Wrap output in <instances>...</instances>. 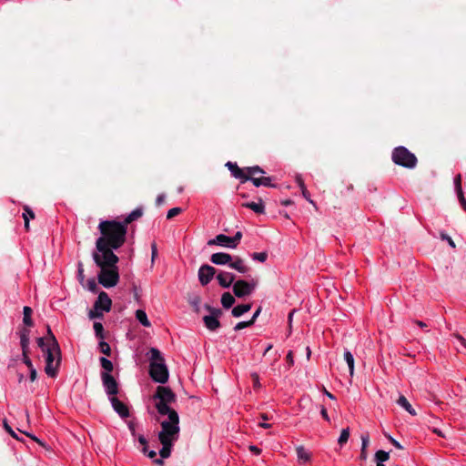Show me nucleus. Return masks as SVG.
<instances>
[{"label":"nucleus","instance_id":"nucleus-23","mask_svg":"<svg viewBox=\"0 0 466 466\" xmlns=\"http://www.w3.org/2000/svg\"><path fill=\"white\" fill-rule=\"evenodd\" d=\"M136 319L144 327L148 328L151 326V323L147 319V313L143 309H137L136 311Z\"/></svg>","mask_w":466,"mask_h":466},{"label":"nucleus","instance_id":"nucleus-8","mask_svg":"<svg viewBox=\"0 0 466 466\" xmlns=\"http://www.w3.org/2000/svg\"><path fill=\"white\" fill-rule=\"evenodd\" d=\"M209 315L204 316L203 321L208 329L215 331L220 327L218 318L221 316L222 311L219 309L211 308L208 305L205 306Z\"/></svg>","mask_w":466,"mask_h":466},{"label":"nucleus","instance_id":"nucleus-28","mask_svg":"<svg viewBox=\"0 0 466 466\" xmlns=\"http://www.w3.org/2000/svg\"><path fill=\"white\" fill-rule=\"evenodd\" d=\"M389 458H390L389 452L384 451H378L375 453V460H376V462H377L376 466H385L383 464V462L388 461Z\"/></svg>","mask_w":466,"mask_h":466},{"label":"nucleus","instance_id":"nucleus-29","mask_svg":"<svg viewBox=\"0 0 466 466\" xmlns=\"http://www.w3.org/2000/svg\"><path fill=\"white\" fill-rule=\"evenodd\" d=\"M23 314H24V317H23V322L25 325L30 327L33 325V321H32V309L30 307H24L23 309Z\"/></svg>","mask_w":466,"mask_h":466},{"label":"nucleus","instance_id":"nucleus-52","mask_svg":"<svg viewBox=\"0 0 466 466\" xmlns=\"http://www.w3.org/2000/svg\"><path fill=\"white\" fill-rule=\"evenodd\" d=\"M286 360L289 367H291L294 364L293 353L291 350L288 352Z\"/></svg>","mask_w":466,"mask_h":466},{"label":"nucleus","instance_id":"nucleus-14","mask_svg":"<svg viewBox=\"0 0 466 466\" xmlns=\"http://www.w3.org/2000/svg\"><path fill=\"white\" fill-rule=\"evenodd\" d=\"M208 246H220L225 248H235L233 245V241L231 240V237L226 236L224 234L217 235L216 238L209 239L208 241Z\"/></svg>","mask_w":466,"mask_h":466},{"label":"nucleus","instance_id":"nucleus-49","mask_svg":"<svg viewBox=\"0 0 466 466\" xmlns=\"http://www.w3.org/2000/svg\"><path fill=\"white\" fill-rule=\"evenodd\" d=\"M251 378L253 380L254 387L255 388L260 387L259 377H258V375L256 372L251 374Z\"/></svg>","mask_w":466,"mask_h":466},{"label":"nucleus","instance_id":"nucleus-21","mask_svg":"<svg viewBox=\"0 0 466 466\" xmlns=\"http://www.w3.org/2000/svg\"><path fill=\"white\" fill-rule=\"evenodd\" d=\"M397 403L401 407L403 408L406 411H408L410 415L412 416H415L416 415V411L415 410L412 408V406L410 405V403L408 401V400L406 399V397H404L403 395H400L397 400Z\"/></svg>","mask_w":466,"mask_h":466},{"label":"nucleus","instance_id":"nucleus-25","mask_svg":"<svg viewBox=\"0 0 466 466\" xmlns=\"http://www.w3.org/2000/svg\"><path fill=\"white\" fill-rule=\"evenodd\" d=\"M344 360H345L346 363L348 364L350 377H353V375H354V357L351 354V352L348 350H345V351H344Z\"/></svg>","mask_w":466,"mask_h":466},{"label":"nucleus","instance_id":"nucleus-42","mask_svg":"<svg viewBox=\"0 0 466 466\" xmlns=\"http://www.w3.org/2000/svg\"><path fill=\"white\" fill-rule=\"evenodd\" d=\"M99 346H100L101 351L104 354L110 355L111 350H110V346L108 345V343H106L105 341H101Z\"/></svg>","mask_w":466,"mask_h":466},{"label":"nucleus","instance_id":"nucleus-38","mask_svg":"<svg viewBox=\"0 0 466 466\" xmlns=\"http://www.w3.org/2000/svg\"><path fill=\"white\" fill-rule=\"evenodd\" d=\"M440 236L442 240H445L448 242L450 247H451L452 248H456V245H455L454 241L452 240V238L449 235H447L445 232H441Z\"/></svg>","mask_w":466,"mask_h":466},{"label":"nucleus","instance_id":"nucleus-24","mask_svg":"<svg viewBox=\"0 0 466 466\" xmlns=\"http://www.w3.org/2000/svg\"><path fill=\"white\" fill-rule=\"evenodd\" d=\"M251 309L250 304H241L238 305L232 309V315L236 318L242 316L244 313L249 311Z\"/></svg>","mask_w":466,"mask_h":466},{"label":"nucleus","instance_id":"nucleus-43","mask_svg":"<svg viewBox=\"0 0 466 466\" xmlns=\"http://www.w3.org/2000/svg\"><path fill=\"white\" fill-rule=\"evenodd\" d=\"M370 443V438L369 435H362L361 436V451H365V450L368 448Z\"/></svg>","mask_w":466,"mask_h":466},{"label":"nucleus","instance_id":"nucleus-30","mask_svg":"<svg viewBox=\"0 0 466 466\" xmlns=\"http://www.w3.org/2000/svg\"><path fill=\"white\" fill-rule=\"evenodd\" d=\"M34 218H35V214H34L33 210L30 209L28 207H25L24 208L23 218L25 220V228L26 230L29 229L30 219Z\"/></svg>","mask_w":466,"mask_h":466},{"label":"nucleus","instance_id":"nucleus-12","mask_svg":"<svg viewBox=\"0 0 466 466\" xmlns=\"http://www.w3.org/2000/svg\"><path fill=\"white\" fill-rule=\"evenodd\" d=\"M226 167L230 170L231 175L241 180V182H246L249 180L250 175L247 172V167L242 169L238 167L236 163L228 161L226 164Z\"/></svg>","mask_w":466,"mask_h":466},{"label":"nucleus","instance_id":"nucleus-56","mask_svg":"<svg viewBox=\"0 0 466 466\" xmlns=\"http://www.w3.org/2000/svg\"><path fill=\"white\" fill-rule=\"evenodd\" d=\"M22 432V431H20ZM23 433H25L26 436L30 437L32 440H34L35 441H36L37 443H39L40 445L44 446V443L38 439L36 438L35 436L28 433V432H25V431H23Z\"/></svg>","mask_w":466,"mask_h":466},{"label":"nucleus","instance_id":"nucleus-11","mask_svg":"<svg viewBox=\"0 0 466 466\" xmlns=\"http://www.w3.org/2000/svg\"><path fill=\"white\" fill-rule=\"evenodd\" d=\"M216 274L215 268L209 265H203L198 269V279L201 285H208Z\"/></svg>","mask_w":466,"mask_h":466},{"label":"nucleus","instance_id":"nucleus-17","mask_svg":"<svg viewBox=\"0 0 466 466\" xmlns=\"http://www.w3.org/2000/svg\"><path fill=\"white\" fill-rule=\"evenodd\" d=\"M232 260V257L224 252L214 253L210 257V261L215 265H228Z\"/></svg>","mask_w":466,"mask_h":466},{"label":"nucleus","instance_id":"nucleus-46","mask_svg":"<svg viewBox=\"0 0 466 466\" xmlns=\"http://www.w3.org/2000/svg\"><path fill=\"white\" fill-rule=\"evenodd\" d=\"M22 353H23L24 363L28 367V369L34 368L33 363L28 357V352H22Z\"/></svg>","mask_w":466,"mask_h":466},{"label":"nucleus","instance_id":"nucleus-58","mask_svg":"<svg viewBox=\"0 0 466 466\" xmlns=\"http://www.w3.org/2000/svg\"><path fill=\"white\" fill-rule=\"evenodd\" d=\"M249 451L254 452L257 455L260 454V452H261V450L258 449L257 446H254V445H250L249 446Z\"/></svg>","mask_w":466,"mask_h":466},{"label":"nucleus","instance_id":"nucleus-34","mask_svg":"<svg viewBox=\"0 0 466 466\" xmlns=\"http://www.w3.org/2000/svg\"><path fill=\"white\" fill-rule=\"evenodd\" d=\"M252 258L259 262H265L268 258V254L266 252H255L252 254Z\"/></svg>","mask_w":466,"mask_h":466},{"label":"nucleus","instance_id":"nucleus-57","mask_svg":"<svg viewBox=\"0 0 466 466\" xmlns=\"http://www.w3.org/2000/svg\"><path fill=\"white\" fill-rule=\"evenodd\" d=\"M455 338L460 341V343L466 349V339H464L460 334H455Z\"/></svg>","mask_w":466,"mask_h":466},{"label":"nucleus","instance_id":"nucleus-4","mask_svg":"<svg viewBox=\"0 0 466 466\" xmlns=\"http://www.w3.org/2000/svg\"><path fill=\"white\" fill-rule=\"evenodd\" d=\"M149 374L158 383H166L168 380V370L160 351L155 348L150 350Z\"/></svg>","mask_w":466,"mask_h":466},{"label":"nucleus","instance_id":"nucleus-50","mask_svg":"<svg viewBox=\"0 0 466 466\" xmlns=\"http://www.w3.org/2000/svg\"><path fill=\"white\" fill-rule=\"evenodd\" d=\"M301 192H302L303 197H304L308 201H309L311 204H313V201L309 198V191L307 190L306 186H301Z\"/></svg>","mask_w":466,"mask_h":466},{"label":"nucleus","instance_id":"nucleus-39","mask_svg":"<svg viewBox=\"0 0 466 466\" xmlns=\"http://www.w3.org/2000/svg\"><path fill=\"white\" fill-rule=\"evenodd\" d=\"M253 325V321L252 320H248V321H240L238 322L235 327H234V329L235 330H240L242 329H245V328H248L249 326Z\"/></svg>","mask_w":466,"mask_h":466},{"label":"nucleus","instance_id":"nucleus-59","mask_svg":"<svg viewBox=\"0 0 466 466\" xmlns=\"http://www.w3.org/2000/svg\"><path fill=\"white\" fill-rule=\"evenodd\" d=\"M147 455V457H149L150 459H155L156 456H157V452L155 451H147V453L145 454Z\"/></svg>","mask_w":466,"mask_h":466},{"label":"nucleus","instance_id":"nucleus-1","mask_svg":"<svg viewBox=\"0 0 466 466\" xmlns=\"http://www.w3.org/2000/svg\"><path fill=\"white\" fill-rule=\"evenodd\" d=\"M153 398L157 400L156 402L157 412L160 415H167V419L160 423L161 431L157 437L162 445L159 454L162 458H168L180 432L178 414L169 407V404L176 400V395L169 388L158 386Z\"/></svg>","mask_w":466,"mask_h":466},{"label":"nucleus","instance_id":"nucleus-51","mask_svg":"<svg viewBox=\"0 0 466 466\" xmlns=\"http://www.w3.org/2000/svg\"><path fill=\"white\" fill-rule=\"evenodd\" d=\"M320 414L325 420H327V421L330 420L329 416L327 411V409L324 406H321V408H320Z\"/></svg>","mask_w":466,"mask_h":466},{"label":"nucleus","instance_id":"nucleus-7","mask_svg":"<svg viewBox=\"0 0 466 466\" xmlns=\"http://www.w3.org/2000/svg\"><path fill=\"white\" fill-rule=\"evenodd\" d=\"M247 172L250 175L249 180L252 181L255 187H275L274 184H271V178L269 177H258L257 175L264 174L265 171L260 168L258 166L248 167H247Z\"/></svg>","mask_w":466,"mask_h":466},{"label":"nucleus","instance_id":"nucleus-44","mask_svg":"<svg viewBox=\"0 0 466 466\" xmlns=\"http://www.w3.org/2000/svg\"><path fill=\"white\" fill-rule=\"evenodd\" d=\"M4 428L5 430L15 439L18 440V436L16 433L13 431V429L8 425L6 420H4Z\"/></svg>","mask_w":466,"mask_h":466},{"label":"nucleus","instance_id":"nucleus-10","mask_svg":"<svg viewBox=\"0 0 466 466\" xmlns=\"http://www.w3.org/2000/svg\"><path fill=\"white\" fill-rule=\"evenodd\" d=\"M256 283H248L245 280H238L233 284V292L238 298H243L253 292Z\"/></svg>","mask_w":466,"mask_h":466},{"label":"nucleus","instance_id":"nucleus-36","mask_svg":"<svg viewBox=\"0 0 466 466\" xmlns=\"http://www.w3.org/2000/svg\"><path fill=\"white\" fill-rule=\"evenodd\" d=\"M103 310L101 309H96V305H94L93 309H91L88 313V317L90 319L101 318L103 316Z\"/></svg>","mask_w":466,"mask_h":466},{"label":"nucleus","instance_id":"nucleus-37","mask_svg":"<svg viewBox=\"0 0 466 466\" xmlns=\"http://www.w3.org/2000/svg\"><path fill=\"white\" fill-rule=\"evenodd\" d=\"M182 212L180 208H173L167 211V218L171 219Z\"/></svg>","mask_w":466,"mask_h":466},{"label":"nucleus","instance_id":"nucleus-26","mask_svg":"<svg viewBox=\"0 0 466 466\" xmlns=\"http://www.w3.org/2000/svg\"><path fill=\"white\" fill-rule=\"evenodd\" d=\"M235 303V298L229 293L225 292L221 297V304L225 309H229Z\"/></svg>","mask_w":466,"mask_h":466},{"label":"nucleus","instance_id":"nucleus-47","mask_svg":"<svg viewBox=\"0 0 466 466\" xmlns=\"http://www.w3.org/2000/svg\"><path fill=\"white\" fill-rule=\"evenodd\" d=\"M77 277H78L79 281L81 283H83L85 275H84L83 264L81 262L78 263Z\"/></svg>","mask_w":466,"mask_h":466},{"label":"nucleus","instance_id":"nucleus-31","mask_svg":"<svg viewBox=\"0 0 466 466\" xmlns=\"http://www.w3.org/2000/svg\"><path fill=\"white\" fill-rule=\"evenodd\" d=\"M349 438H350V429L349 428L343 429L340 432L339 439H338V443L340 446H342L345 443H347V441H349Z\"/></svg>","mask_w":466,"mask_h":466},{"label":"nucleus","instance_id":"nucleus-18","mask_svg":"<svg viewBox=\"0 0 466 466\" xmlns=\"http://www.w3.org/2000/svg\"><path fill=\"white\" fill-rule=\"evenodd\" d=\"M30 330L24 328L20 330V344L22 352H28Z\"/></svg>","mask_w":466,"mask_h":466},{"label":"nucleus","instance_id":"nucleus-64","mask_svg":"<svg viewBox=\"0 0 466 466\" xmlns=\"http://www.w3.org/2000/svg\"><path fill=\"white\" fill-rule=\"evenodd\" d=\"M296 180H297V183H298L299 188L301 189V186H305L302 178L300 177H297Z\"/></svg>","mask_w":466,"mask_h":466},{"label":"nucleus","instance_id":"nucleus-35","mask_svg":"<svg viewBox=\"0 0 466 466\" xmlns=\"http://www.w3.org/2000/svg\"><path fill=\"white\" fill-rule=\"evenodd\" d=\"M94 330H95L96 336L97 338L103 339V337H104L103 336L104 328H103V325L100 322H95L94 323Z\"/></svg>","mask_w":466,"mask_h":466},{"label":"nucleus","instance_id":"nucleus-22","mask_svg":"<svg viewBox=\"0 0 466 466\" xmlns=\"http://www.w3.org/2000/svg\"><path fill=\"white\" fill-rule=\"evenodd\" d=\"M143 215V211L141 208H136L133 210L130 214L127 215V217L124 219L122 224H125V227L127 228V225L134 220L139 218Z\"/></svg>","mask_w":466,"mask_h":466},{"label":"nucleus","instance_id":"nucleus-27","mask_svg":"<svg viewBox=\"0 0 466 466\" xmlns=\"http://www.w3.org/2000/svg\"><path fill=\"white\" fill-rule=\"evenodd\" d=\"M296 452L299 461L307 462L310 460V454L306 451V449L303 446L297 447Z\"/></svg>","mask_w":466,"mask_h":466},{"label":"nucleus","instance_id":"nucleus-20","mask_svg":"<svg viewBox=\"0 0 466 466\" xmlns=\"http://www.w3.org/2000/svg\"><path fill=\"white\" fill-rule=\"evenodd\" d=\"M229 268L238 270L240 273H246L248 271V267L244 263V260L240 258H236L234 261H230Z\"/></svg>","mask_w":466,"mask_h":466},{"label":"nucleus","instance_id":"nucleus-6","mask_svg":"<svg viewBox=\"0 0 466 466\" xmlns=\"http://www.w3.org/2000/svg\"><path fill=\"white\" fill-rule=\"evenodd\" d=\"M392 161L407 168H413L417 164V157L404 147H398L392 152Z\"/></svg>","mask_w":466,"mask_h":466},{"label":"nucleus","instance_id":"nucleus-54","mask_svg":"<svg viewBox=\"0 0 466 466\" xmlns=\"http://www.w3.org/2000/svg\"><path fill=\"white\" fill-rule=\"evenodd\" d=\"M388 437V439L390 440V441L399 450H401L402 449V446L400 445V443L396 441L395 439H393L391 436L390 435H386Z\"/></svg>","mask_w":466,"mask_h":466},{"label":"nucleus","instance_id":"nucleus-15","mask_svg":"<svg viewBox=\"0 0 466 466\" xmlns=\"http://www.w3.org/2000/svg\"><path fill=\"white\" fill-rule=\"evenodd\" d=\"M94 305H96V309H101V310L108 312L111 309L112 301L105 291H101Z\"/></svg>","mask_w":466,"mask_h":466},{"label":"nucleus","instance_id":"nucleus-19","mask_svg":"<svg viewBox=\"0 0 466 466\" xmlns=\"http://www.w3.org/2000/svg\"><path fill=\"white\" fill-rule=\"evenodd\" d=\"M242 207L250 208L257 214H263L265 212V206L260 199L258 202H246L242 204Z\"/></svg>","mask_w":466,"mask_h":466},{"label":"nucleus","instance_id":"nucleus-48","mask_svg":"<svg viewBox=\"0 0 466 466\" xmlns=\"http://www.w3.org/2000/svg\"><path fill=\"white\" fill-rule=\"evenodd\" d=\"M157 256V248L156 242L151 244V262L154 263L155 258Z\"/></svg>","mask_w":466,"mask_h":466},{"label":"nucleus","instance_id":"nucleus-62","mask_svg":"<svg viewBox=\"0 0 466 466\" xmlns=\"http://www.w3.org/2000/svg\"><path fill=\"white\" fill-rule=\"evenodd\" d=\"M324 393L330 400H335V396L332 393H330L329 391H328L326 389H324Z\"/></svg>","mask_w":466,"mask_h":466},{"label":"nucleus","instance_id":"nucleus-40","mask_svg":"<svg viewBox=\"0 0 466 466\" xmlns=\"http://www.w3.org/2000/svg\"><path fill=\"white\" fill-rule=\"evenodd\" d=\"M454 184H455V188H456V192H457L458 196H461L462 188H461V175H458L454 178Z\"/></svg>","mask_w":466,"mask_h":466},{"label":"nucleus","instance_id":"nucleus-63","mask_svg":"<svg viewBox=\"0 0 466 466\" xmlns=\"http://www.w3.org/2000/svg\"><path fill=\"white\" fill-rule=\"evenodd\" d=\"M458 197H459V198L461 200V203L463 206L464 209H466V200H465V198L463 197V194L461 196H458Z\"/></svg>","mask_w":466,"mask_h":466},{"label":"nucleus","instance_id":"nucleus-16","mask_svg":"<svg viewBox=\"0 0 466 466\" xmlns=\"http://www.w3.org/2000/svg\"><path fill=\"white\" fill-rule=\"evenodd\" d=\"M217 279L221 287L229 288L235 280V275L230 272L221 271L217 275Z\"/></svg>","mask_w":466,"mask_h":466},{"label":"nucleus","instance_id":"nucleus-61","mask_svg":"<svg viewBox=\"0 0 466 466\" xmlns=\"http://www.w3.org/2000/svg\"><path fill=\"white\" fill-rule=\"evenodd\" d=\"M260 311H261V309L258 308L253 314L252 318L250 320L253 321V323L255 322L256 319L258 317V315L260 314Z\"/></svg>","mask_w":466,"mask_h":466},{"label":"nucleus","instance_id":"nucleus-41","mask_svg":"<svg viewBox=\"0 0 466 466\" xmlns=\"http://www.w3.org/2000/svg\"><path fill=\"white\" fill-rule=\"evenodd\" d=\"M86 288L88 289V290H90L91 292H96V289H97V285H96V282L94 279H89L86 282Z\"/></svg>","mask_w":466,"mask_h":466},{"label":"nucleus","instance_id":"nucleus-5","mask_svg":"<svg viewBox=\"0 0 466 466\" xmlns=\"http://www.w3.org/2000/svg\"><path fill=\"white\" fill-rule=\"evenodd\" d=\"M97 266L101 268V271L97 276L98 282L106 289L115 287L119 280V274L116 264H101Z\"/></svg>","mask_w":466,"mask_h":466},{"label":"nucleus","instance_id":"nucleus-9","mask_svg":"<svg viewBox=\"0 0 466 466\" xmlns=\"http://www.w3.org/2000/svg\"><path fill=\"white\" fill-rule=\"evenodd\" d=\"M101 380L108 398L115 397L118 393V385L114 377L110 373L102 372Z\"/></svg>","mask_w":466,"mask_h":466},{"label":"nucleus","instance_id":"nucleus-13","mask_svg":"<svg viewBox=\"0 0 466 466\" xmlns=\"http://www.w3.org/2000/svg\"><path fill=\"white\" fill-rule=\"evenodd\" d=\"M114 410L121 417L127 418L129 416V410L127 406L119 400L116 396L109 399Z\"/></svg>","mask_w":466,"mask_h":466},{"label":"nucleus","instance_id":"nucleus-55","mask_svg":"<svg viewBox=\"0 0 466 466\" xmlns=\"http://www.w3.org/2000/svg\"><path fill=\"white\" fill-rule=\"evenodd\" d=\"M29 371H30V375H29L30 380L35 381L37 377L36 370L35 368H31V369H29Z\"/></svg>","mask_w":466,"mask_h":466},{"label":"nucleus","instance_id":"nucleus-53","mask_svg":"<svg viewBox=\"0 0 466 466\" xmlns=\"http://www.w3.org/2000/svg\"><path fill=\"white\" fill-rule=\"evenodd\" d=\"M128 429H129V431H130V432H131L132 436H133L134 438H136V437H137V433H136V424H135V422H133V421H129V422H128Z\"/></svg>","mask_w":466,"mask_h":466},{"label":"nucleus","instance_id":"nucleus-2","mask_svg":"<svg viewBox=\"0 0 466 466\" xmlns=\"http://www.w3.org/2000/svg\"><path fill=\"white\" fill-rule=\"evenodd\" d=\"M101 236L96 241L97 252L93 254L96 265L116 264L118 257L113 252L125 243L127 228L125 224L116 220H101L98 225Z\"/></svg>","mask_w":466,"mask_h":466},{"label":"nucleus","instance_id":"nucleus-3","mask_svg":"<svg viewBox=\"0 0 466 466\" xmlns=\"http://www.w3.org/2000/svg\"><path fill=\"white\" fill-rule=\"evenodd\" d=\"M37 345L41 349L46 360L45 372L48 377H56L61 363V351L58 342L49 327H47V336L37 339Z\"/></svg>","mask_w":466,"mask_h":466},{"label":"nucleus","instance_id":"nucleus-33","mask_svg":"<svg viewBox=\"0 0 466 466\" xmlns=\"http://www.w3.org/2000/svg\"><path fill=\"white\" fill-rule=\"evenodd\" d=\"M137 439L138 443L141 445V451L146 454L147 451V441L143 435H138L136 437Z\"/></svg>","mask_w":466,"mask_h":466},{"label":"nucleus","instance_id":"nucleus-32","mask_svg":"<svg viewBox=\"0 0 466 466\" xmlns=\"http://www.w3.org/2000/svg\"><path fill=\"white\" fill-rule=\"evenodd\" d=\"M101 367L105 370L104 372L110 373L113 370V363L105 357L100 358Z\"/></svg>","mask_w":466,"mask_h":466},{"label":"nucleus","instance_id":"nucleus-60","mask_svg":"<svg viewBox=\"0 0 466 466\" xmlns=\"http://www.w3.org/2000/svg\"><path fill=\"white\" fill-rule=\"evenodd\" d=\"M165 201V195L160 194L157 198V204L161 205Z\"/></svg>","mask_w":466,"mask_h":466},{"label":"nucleus","instance_id":"nucleus-45","mask_svg":"<svg viewBox=\"0 0 466 466\" xmlns=\"http://www.w3.org/2000/svg\"><path fill=\"white\" fill-rule=\"evenodd\" d=\"M242 238V233L240 231H238L233 237H231V240L233 241L234 248H236L240 239Z\"/></svg>","mask_w":466,"mask_h":466}]
</instances>
